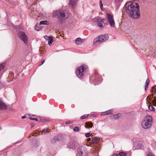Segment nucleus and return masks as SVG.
<instances>
[{
	"instance_id": "obj_17",
	"label": "nucleus",
	"mask_w": 156,
	"mask_h": 156,
	"mask_svg": "<svg viewBox=\"0 0 156 156\" xmlns=\"http://www.w3.org/2000/svg\"><path fill=\"white\" fill-rule=\"evenodd\" d=\"M99 140H100V138L99 137H93L92 139V140L91 141V142L92 143H96L97 141H98Z\"/></svg>"
},
{
	"instance_id": "obj_23",
	"label": "nucleus",
	"mask_w": 156,
	"mask_h": 156,
	"mask_svg": "<svg viewBox=\"0 0 156 156\" xmlns=\"http://www.w3.org/2000/svg\"><path fill=\"white\" fill-rule=\"evenodd\" d=\"M100 22H102L104 24L108 25V21L104 19H102L101 20Z\"/></svg>"
},
{
	"instance_id": "obj_34",
	"label": "nucleus",
	"mask_w": 156,
	"mask_h": 156,
	"mask_svg": "<svg viewBox=\"0 0 156 156\" xmlns=\"http://www.w3.org/2000/svg\"><path fill=\"white\" fill-rule=\"evenodd\" d=\"M47 129L46 128H44V129H43L42 130V133H46L47 132Z\"/></svg>"
},
{
	"instance_id": "obj_13",
	"label": "nucleus",
	"mask_w": 156,
	"mask_h": 156,
	"mask_svg": "<svg viewBox=\"0 0 156 156\" xmlns=\"http://www.w3.org/2000/svg\"><path fill=\"white\" fill-rule=\"evenodd\" d=\"M77 0H69V5L73 8L76 4Z\"/></svg>"
},
{
	"instance_id": "obj_20",
	"label": "nucleus",
	"mask_w": 156,
	"mask_h": 156,
	"mask_svg": "<svg viewBox=\"0 0 156 156\" xmlns=\"http://www.w3.org/2000/svg\"><path fill=\"white\" fill-rule=\"evenodd\" d=\"M93 124L90 122H87L85 123V127H86L91 128Z\"/></svg>"
},
{
	"instance_id": "obj_40",
	"label": "nucleus",
	"mask_w": 156,
	"mask_h": 156,
	"mask_svg": "<svg viewBox=\"0 0 156 156\" xmlns=\"http://www.w3.org/2000/svg\"><path fill=\"white\" fill-rule=\"evenodd\" d=\"M35 30H37V31H39V28H38V29H37V28L36 27V28H35Z\"/></svg>"
},
{
	"instance_id": "obj_14",
	"label": "nucleus",
	"mask_w": 156,
	"mask_h": 156,
	"mask_svg": "<svg viewBox=\"0 0 156 156\" xmlns=\"http://www.w3.org/2000/svg\"><path fill=\"white\" fill-rule=\"evenodd\" d=\"M113 110L111 109L108 110L105 112H103L101 113V115H105L111 114L113 112Z\"/></svg>"
},
{
	"instance_id": "obj_39",
	"label": "nucleus",
	"mask_w": 156,
	"mask_h": 156,
	"mask_svg": "<svg viewBox=\"0 0 156 156\" xmlns=\"http://www.w3.org/2000/svg\"><path fill=\"white\" fill-rule=\"evenodd\" d=\"M26 116H22L21 117V118L22 119H24L26 118Z\"/></svg>"
},
{
	"instance_id": "obj_12",
	"label": "nucleus",
	"mask_w": 156,
	"mask_h": 156,
	"mask_svg": "<svg viewBox=\"0 0 156 156\" xmlns=\"http://www.w3.org/2000/svg\"><path fill=\"white\" fill-rule=\"evenodd\" d=\"M44 38L45 39H47L48 40V44L49 45H50L51 44L53 41V40L51 37H48L47 35H45L44 36Z\"/></svg>"
},
{
	"instance_id": "obj_36",
	"label": "nucleus",
	"mask_w": 156,
	"mask_h": 156,
	"mask_svg": "<svg viewBox=\"0 0 156 156\" xmlns=\"http://www.w3.org/2000/svg\"><path fill=\"white\" fill-rule=\"evenodd\" d=\"M30 125L31 126V128H33L35 125V124L34 123L31 122L30 123Z\"/></svg>"
},
{
	"instance_id": "obj_22",
	"label": "nucleus",
	"mask_w": 156,
	"mask_h": 156,
	"mask_svg": "<svg viewBox=\"0 0 156 156\" xmlns=\"http://www.w3.org/2000/svg\"><path fill=\"white\" fill-rule=\"evenodd\" d=\"M148 108L149 110L150 111H155V109L154 108V107L152 105H148Z\"/></svg>"
},
{
	"instance_id": "obj_6",
	"label": "nucleus",
	"mask_w": 156,
	"mask_h": 156,
	"mask_svg": "<svg viewBox=\"0 0 156 156\" xmlns=\"http://www.w3.org/2000/svg\"><path fill=\"white\" fill-rule=\"evenodd\" d=\"M77 151L79 156H86L88 153L87 149L84 146L79 147L77 149Z\"/></svg>"
},
{
	"instance_id": "obj_35",
	"label": "nucleus",
	"mask_w": 156,
	"mask_h": 156,
	"mask_svg": "<svg viewBox=\"0 0 156 156\" xmlns=\"http://www.w3.org/2000/svg\"><path fill=\"white\" fill-rule=\"evenodd\" d=\"M72 123V122L71 121H69V122H66L65 123L67 124H70Z\"/></svg>"
},
{
	"instance_id": "obj_15",
	"label": "nucleus",
	"mask_w": 156,
	"mask_h": 156,
	"mask_svg": "<svg viewBox=\"0 0 156 156\" xmlns=\"http://www.w3.org/2000/svg\"><path fill=\"white\" fill-rule=\"evenodd\" d=\"M126 153L121 151L119 152V154L114 153L112 156H126Z\"/></svg>"
},
{
	"instance_id": "obj_5",
	"label": "nucleus",
	"mask_w": 156,
	"mask_h": 156,
	"mask_svg": "<svg viewBox=\"0 0 156 156\" xmlns=\"http://www.w3.org/2000/svg\"><path fill=\"white\" fill-rule=\"evenodd\" d=\"M87 66L84 65L78 67L75 71V73L78 78H80L83 76L84 71L87 69Z\"/></svg>"
},
{
	"instance_id": "obj_29",
	"label": "nucleus",
	"mask_w": 156,
	"mask_h": 156,
	"mask_svg": "<svg viewBox=\"0 0 156 156\" xmlns=\"http://www.w3.org/2000/svg\"><path fill=\"white\" fill-rule=\"evenodd\" d=\"M79 128L78 127H75L74 128L73 130L75 132L79 131Z\"/></svg>"
},
{
	"instance_id": "obj_16",
	"label": "nucleus",
	"mask_w": 156,
	"mask_h": 156,
	"mask_svg": "<svg viewBox=\"0 0 156 156\" xmlns=\"http://www.w3.org/2000/svg\"><path fill=\"white\" fill-rule=\"evenodd\" d=\"M5 68V66L4 64H0V73H1V74H2L4 72V68ZM1 77H0V79Z\"/></svg>"
},
{
	"instance_id": "obj_18",
	"label": "nucleus",
	"mask_w": 156,
	"mask_h": 156,
	"mask_svg": "<svg viewBox=\"0 0 156 156\" xmlns=\"http://www.w3.org/2000/svg\"><path fill=\"white\" fill-rule=\"evenodd\" d=\"M83 42V40L80 38H78L75 40V42L77 44H80Z\"/></svg>"
},
{
	"instance_id": "obj_27",
	"label": "nucleus",
	"mask_w": 156,
	"mask_h": 156,
	"mask_svg": "<svg viewBox=\"0 0 156 156\" xmlns=\"http://www.w3.org/2000/svg\"><path fill=\"white\" fill-rule=\"evenodd\" d=\"M48 21H41L40 23V25H48Z\"/></svg>"
},
{
	"instance_id": "obj_38",
	"label": "nucleus",
	"mask_w": 156,
	"mask_h": 156,
	"mask_svg": "<svg viewBox=\"0 0 156 156\" xmlns=\"http://www.w3.org/2000/svg\"><path fill=\"white\" fill-rule=\"evenodd\" d=\"M44 62L45 60H42L41 62V63L40 65V66H41V65H42L44 63Z\"/></svg>"
},
{
	"instance_id": "obj_24",
	"label": "nucleus",
	"mask_w": 156,
	"mask_h": 156,
	"mask_svg": "<svg viewBox=\"0 0 156 156\" xmlns=\"http://www.w3.org/2000/svg\"><path fill=\"white\" fill-rule=\"evenodd\" d=\"M122 115L120 113H118L113 115V117L114 119H117Z\"/></svg>"
},
{
	"instance_id": "obj_41",
	"label": "nucleus",
	"mask_w": 156,
	"mask_h": 156,
	"mask_svg": "<svg viewBox=\"0 0 156 156\" xmlns=\"http://www.w3.org/2000/svg\"><path fill=\"white\" fill-rule=\"evenodd\" d=\"M90 140V138H89L88 139V141H89Z\"/></svg>"
},
{
	"instance_id": "obj_7",
	"label": "nucleus",
	"mask_w": 156,
	"mask_h": 156,
	"mask_svg": "<svg viewBox=\"0 0 156 156\" xmlns=\"http://www.w3.org/2000/svg\"><path fill=\"white\" fill-rule=\"evenodd\" d=\"M18 37L20 39L23 41L25 44L27 43L28 40L27 36L25 33L23 31H19L18 33Z\"/></svg>"
},
{
	"instance_id": "obj_30",
	"label": "nucleus",
	"mask_w": 156,
	"mask_h": 156,
	"mask_svg": "<svg viewBox=\"0 0 156 156\" xmlns=\"http://www.w3.org/2000/svg\"><path fill=\"white\" fill-rule=\"evenodd\" d=\"M99 5L101 9L102 10V8H103V4L102 1L101 0L99 2Z\"/></svg>"
},
{
	"instance_id": "obj_42",
	"label": "nucleus",
	"mask_w": 156,
	"mask_h": 156,
	"mask_svg": "<svg viewBox=\"0 0 156 156\" xmlns=\"http://www.w3.org/2000/svg\"><path fill=\"white\" fill-rule=\"evenodd\" d=\"M119 1H122L123 0H118Z\"/></svg>"
},
{
	"instance_id": "obj_10",
	"label": "nucleus",
	"mask_w": 156,
	"mask_h": 156,
	"mask_svg": "<svg viewBox=\"0 0 156 156\" xmlns=\"http://www.w3.org/2000/svg\"><path fill=\"white\" fill-rule=\"evenodd\" d=\"M67 147L73 150H75L76 147V143L74 141H71L67 145Z\"/></svg>"
},
{
	"instance_id": "obj_19",
	"label": "nucleus",
	"mask_w": 156,
	"mask_h": 156,
	"mask_svg": "<svg viewBox=\"0 0 156 156\" xmlns=\"http://www.w3.org/2000/svg\"><path fill=\"white\" fill-rule=\"evenodd\" d=\"M101 20V18L100 17H96L92 19V21L94 22H98V23L99 22H100Z\"/></svg>"
},
{
	"instance_id": "obj_33",
	"label": "nucleus",
	"mask_w": 156,
	"mask_h": 156,
	"mask_svg": "<svg viewBox=\"0 0 156 156\" xmlns=\"http://www.w3.org/2000/svg\"><path fill=\"white\" fill-rule=\"evenodd\" d=\"M90 135L91 134L89 133H86L85 134V136L87 137H89Z\"/></svg>"
},
{
	"instance_id": "obj_3",
	"label": "nucleus",
	"mask_w": 156,
	"mask_h": 156,
	"mask_svg": "<svg viewBox=\"0 0 156 156\" xmlns=\"http://www.w3.org/2000/svg\"><path fill=\"white\" fill-rule=\"evenodd\" d=\"M152 119L151 116L150 115L147 116L146 119L144 120L142 122V127L145 129L149 128L152 125Z\"/></svg>"
},
{
	"instance_id": "obj_28",
	"label": "nucleus",
	"mask_w": 156,
	"mask_h": 156,
	"mask_svg": "<svg viewBox=\"0 0 156 156\" xmlns=\"http://www.w3.org/2000/svg\"><path fill=\"white\" fill-rule=\"evenodd\" d=\"M102 22H99L98 23V25L99 26L101 29H103V25Z\"/></svg>"
},
{
	"instance_id": "obj_9",
	"label": "nucleus",
	"mask_w": 156,
	"mask_h": 156,
	"mask_svg": "<svg viewBox=\"0 0 156 156\" xmlns=\"http://www.w3.org/2000/svg\"><path fill=\"white\" fill-rule=\"evenodd\" d=\"M106 16L110 26L112 27H115V22L113 19V16L109 13L106 14Z\"/></svg>"
},
{
	"instance_id": "obj_21",
	"label": "nucleus",
	"mask_w": 156,
	"mask_h": 156,
	"mask_svg": "<svg viewBox=\"0 0 156 156\" xmlns=\"http://www.w3.org/2000/svg\"><path fill=\"white\" fill-rule=\"evenodd\" d=\"M150 82L148 78H147V79L146 82V85L145 86V90H146L148 87V85L149 84Z\"/></svg>"
},
{
	"instance_id": "obj_25",
	"label": "nucleus",
	"mask_w": 156,
	"mask_h": 156,
	"mask_svg": "<svg viewBox=\"0 0 156 156\" xmlns=\"http://www.w3.org/2000/svg\"><path fill=\"white\" fill-rule=\"evenodd\" d=\"M153 105L156 106V97H154L153 99L151 101Z\"/></svg>"
},
{
	"instance_id": "obj_2",
	"label": "nucleus",
	"mask_w": 156,
	"mask_h": 156,
	"mask_svg": "<svg viewBox=\"0 0 156 156\" xmlns=\"http://www.w3.org/2000/svg\"><path fill=\"white\" fill-rule=\"evenodd\" d=\"M66 10L59 9L54 12L53 16L54 17L57 18L60 23H63V20L65 19L66 16Z\"/></svg>"
},
{
	"instance_id": "obj_31",
	"label": "nucleus",
	"mask_w": 156,
	"mask_h": 156,
	"mask_svg": "<svg viewBox=\"0 0 156 156\" xmlns=\"http://www.w3.org/2000/svg\"><path fill=\"white\" fill-rule=\"evenodd\" d=\"M46 121H47V120L46 119H41L39 120V121L40 122H45Z\"/></svg>"
},
{
	"instance_id": "obj_4",
	"label": "nucleus",
	"mask_w": 156,
	"mask_h": 156,
	"mask_svg": "<svg viewBox=\"0 0 156 156\" xmlns=\"http://www.w3.org/2000/svg\"><path fill=\"white\" fill-rule=\"evenodd\" d=\"M109 38V37L107 34L100 35L96 37L93 41L94 44L98 42L102 43L107 41Z\"/></svg>"
},
{
	"instance_id": "obj_11",
	"label": "nucleus",
	"mask_w": 156,
	"mask_h": 156,
	"mask_svg": "<svg viewBox=\"0 0 156 156\" xmlns=\"http://www.w3.org/2000/svg\"><path fill=\"white\" fill-rule=\"evenodd\" d=\"M62 139V136L61 134H58L54 137L51 140V142L52 143H55L56 141L61 140Z\"/></svg>"
},
{
	"instance_id": "obj_26",
	"label": "nucleus",
	"mask_w": 156,
	"mask_h": 156,
	"mask_svg": "<svg viewBox=\"0 0 156 156\" xmlns=\"http://www.w3.org/2000/svg\"><path fill=\"white\" fill-rule=\"evenodd\" d=\"M89 115V114H85L81 116L80 119H87Z\"/></svg>"
},
{
	"instance_id": "obj_37",
	"label": "nucleus",
	"mask_w": 156,
	"mask_h": 156,
	"mask_svg": "<svg viewBox=\"0 0 156 156\" xmlns=\"http://www.w3.org/2000/svg\"><path fill=\"white\" fill-rule=\"evenodd\" d=\"M152 92L154 93H156V89L154 88L153 89Z\"/></svg>"
},
{
	"instance_id": "obj_1",
	"label": "nucleus",
	"mask_w": 156,
	"mask_h": 156,
	"mask_svg": "<svg viewBox=\"0 0 156 156\" xmlns=\"http://www.w3.org/2000/svg\"><path fill=\"white\" fill-rule=\"evenodd\" d=\"M139 5L136 3L128 2L125 5L127 13L133 19H137L140 17Z\"/></svg>"
},
{
	"instance_id": "obj_32",
	"label": "nucleus",
	"mask_w": 156,
	"mask_h": 156,
	"mask_svg": "<svg viewBox=\"0 0 156 156\" xmlns=\"http://www.w3.org/2000/svg\"><path fill=\"white\" fill-rule=\"evenodd\" d=\"M29 119H30L31 120H35V121H38V119H37V118H31V117H30L29 118Z\"/></svg>"
},
{
	"instance_id": "obj_8",
	"label": "nucleus",
	"mask_w": 156,
	"mask_h": 156,
	"mask_svg": "<svg viewBox=\"0 0 156 156\" xmlns=\"http://www.w3.org/2000/svg\"><path fill=\"white\" fill-rule=\"evenodd\" d=\"M95 79L94 80V83L95 85H98L102 81V79L101 75L98 74L97 72H95Z\"/></svg>"
},
{
	"instance_id": "obj_43",
	"label": "nucleus",
	"mask_w": 156,
	"mask_h": 156,
	"mask_svg": "<svg viewBox=\"0 0 156 156\" xmlns=\"http://www.w3.org/2000/svg\"><path fill=\"white\" fill-rule=\"evenodd\" d=\"M155 87H156V85L155 86Z\"/></svg>"
}]
</instances>
